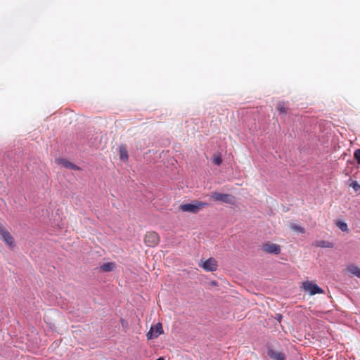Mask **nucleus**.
<instances>
[{"mask_svg": "<svg viewBox=\"0 0 360 360\" xmlns=\"http://www.w3.org/2000/svg\"><path fill=\"white\" fill-rule=\"evenodd\" d=\"M120 159L127 161L128 160V153L126 148L123 146L120 147Z\"/></svg>", "mask_w": 360, "mask_h": 360, "instance_id": "obj_14", "label": "nucleus"}, {"mask_svg": "<svg viewBox=\"0 0 360 360\" xmlns=\"http://www.w3.org/2000/svg\"><path fill=\"white\" fill-rule=\"evenodd\" d=\"M336 225L342 231H348L347 224L345 222L338 221Z\"/></svg>", "mask_w": 360, "mask_h": 360, "instance_id": "obj_17", "label": "nucleus"}, {"mask_svg": "<svg viewBox=\"0 0 360 360\" xmlns=\"http://www.w3.org/2000/svg\"><path fill=\"white\" fill-rule=\"evenodd\" d=\"M164 330L161 323H158L155 326H152L149 331L146 334L148 340H152L158 338L160 335L162 334Z\"/></svg>", "mask_w": 360, "mask_h": 360, "instance_id": "obj_6", "label": "nucleus"}, {"mask_svg": "<svg viewBox=\"0 0 360 360\" xmlns=\"http://www.w3.org/2000/svg\"><path fill=\"white\" fill-rule=\"evenodd\" d=\"M277 110L281 114V113H286L287 108L285 107V104L283 101H280L276 105Z\"/></svg>", "mask_w": 360, "mask_h": 360, "instance_id": "obj_15", "label": "nucleus"}, {"mask_svg": "<svg viewBox=\"0 0 360 360\" xmlns=\"http://www.w3.org/2000/svg\"><path fill=\"white\" fill-rule=\"evenodd\" d=\"M160 241L159 235L155 231L147 232L144 237V243L148 247L156 246Z\"/></svg>", "mask_w": 360, "mask_h": 360, "instance_id": "obj_3", "label": "nucleus"}, {"mask_svg": "<svg viewBox=\"0 0 360 360\" xmlns=\"http://www.w3.org/2000/svg\"><path fill=\"white\" fill-rule=\"evenodd\" d=\"M281 319H282V315L280 314H276V319L280 322L281 321Z\"/></svg>", "mask_w": 360, "mask_h": 360, "instance_id": "obj_21", "label": "nucleus"}, {"mask_svg": "<svg viewBox=\"0 0 360 360\" xmlns=\"http://www.w3.org/2000/svg\"><path fill=\"white\" fill-rule=\"evenodd\" d=\"M314 245L316 247L324 248H333V243L327 240H316Z\"/></svg>", "mask_w": 360, "mask_h": 360, "instance_id": "obj_11", "label": "nucleus"}, {"mask_svg": "<svg viewBox=\"0 0 360 360\" xmlns=\"http://www.w3.org/2000/svg\"><path fill=\"white\" fill-rule=\"evenodd\" d=\"M156 360H165V359H164V357H160V358H158V359H156Z\"/></svg>", "mask_w": 360, "mask_h": 360, "instance_id": "obj_22", "label": "nucleus"}, {"mask_svg": "<svg viewBox=\"0 0 360 360\" xmlns=\"http://www.w3.org/2000/svg\"><path fill=\"white\" fill-rule=\"evenodd\" d=\"M56 162L58 165H63L65 168L71 169L73 170H80L81 168L78 167L77 165L72 163L71 162L68 161V160H65L64 158H57L56 159Z\"/></svg>", "mask_w": 360, "mask_h": 360, "instance_id": "obj_9", "label": "nucleus"}, {"mask_svg": "<svg viewBox=\"0 0 360 360\" xmlns=\"http://www.w3.org/2000/svg\"><path fill=\"white\" fill-rule=\"evenodd\" d=\"M350 186L354 189V191L360 194V184H358L357 181H352L350 184Z\"/></svg>", "mask_w": 360, "mask_h": 360, "instance_id": "obj_18", "label": "nucleus"}, {"mask_svg": "<svg viewBox=\"0 0 360 360\" xmlns=\"http://www.w3.org/2000/svg\"><path fill=\"white\" fill-rule=\"evenodd\" d=\"M262 249L264 252L270 254L278 255L281 252L280 245L272 243H266L264 244Z\"/></svg>", "mask_w": 360, "mask_h": 360, "instance_id": "obj_8", "label": "nucleus"}, {"mask_svg": "<svg viewBox=\"0 0 360 360\" xmlns=\"http://www.w3.org/2000/svg\"><path fill=\"white\" fill-rule=\"evenodd\" d=\"M0 238L10 248L15 246V241L10 232L0 224Z\"/></svg>", "mask_w": 360, "mask_h": 360, "instance_id": "obj_2", "label": "nucleus"}, {"mask_svg": "<svg viewBox=\"0 0 360 360\" xmlns=\"http://www.w3.org/2000/svg\"><path fill=\"white\" fill-rule=\"evenodd\" d=\"M206 271H214L217 269V262L215 259L210 257L202 264H199Z\"/></svg>", "mask_w": 360, "mask_h": 360, "instance_id": "obj_7", "label": "nucleus"}, {"mask_svg": "<svg viewBox=\"0 0 360 360\" xmlns=\"http://www.w3.org/2000/svg\"><path fill=\"white\" fill-rule=\"evenodd\" d=\"M268 356L274 360H285V355L281 352H276L274 349H269L267 352Z\"/></svg>", "mask_w": 360, "mask_h": 360, "instance_id": "obj_10", "label": "nucleus"}, {"mask_svg": "<svg viewBox=\"0 0 360 360\" xmlns=\"http://www.w3.org/2000/svg\"><path fill=\"white\" fill-rule=\"evenodd\" d=\"M290 227L296 232L304 233H305V229L304 227H302L297 224H290Z\"/></svg>", "mask_w": 360, "mask_h": 360, "instance_id": "obj_16", "label": "nucleus"}, {"mask_svg": "<svg viewBox=\"0 0 360 360\" xmlns=\"http://www.w3.org/2000/svg\"><path fill=\"white\" fill-rule=\"evenodd\" d=\"M354 157L356 159L357 163L360 165V149H357L354 151Z\"/></svg>", "mask_w": 360, "mask_h": 360, "instance_id": "obj_20", "label": "nucleus"}, {"mask_svg": "<svg viewBox=\"0 0 360 360\" xmlns=\"http://www.w3.org/2000/svg\"><path fill=\"white\" fill-rule=\"evenodd\" d=\"M211 198L216 201L223 202L228 204H233L234 197L231 194H224L218 192L211 193Z\"/></svg>", "mask_w": 360, "mask_h": 360, "instance_id": "obj_5", "label": "nucleus"}, {"mask_svg": "<svg viewBox=\"0 0 360 360\" xmlns=\"http://www.w3.org/2000/svg\"><path fill=\"white\" fill-rule=\"evenodd\" d=\"M206 206H207V202L194 200L191 203H186L181 205L179 206V210L184 212L197 214L200 210H201Z\"/></svg>", "mask_w": 360, "mask_h": 360, "instance_id": "obj_1", "label": "nucleus"}, {"mask_svg": "<svg viewBox=\"0 0 360 360\" xmlns=\"http://www.w3.org/2000/svg\"><path fill=\"white\" fill-rule=\"evenodd\" d=\"M212 162L214 165H220L222 162V160L221 158V156L219 155H214L213 159H212Z\"/></svg>", "mask_w": 360, "mask_h": 360, "instance_id": "obj_19", "label": "nucleus"}, {"mask_svg": "<svg viewBox=\"0 0 360 360\" xmlns=\"http://www.w3.org/2000/svg\"><path fill=\"white\" fill-rule=\"evenodd\" d=\"M302 288L304 291L309 292L311 295L321 294L324 292L323 289H321L316 284L312 283L311 281H307L304 282L302 284Z\"/></svg>", "mask_w": 360, "mask_h": 360, "instance_id": "obj_4", "label": "nucleus"}, {"mask_svg": "<svg viewBox=\"0 0 360 360\" xmlns=\"http://www.w3.org/2000/svg\"><path fill=\"white\" fill-rule=\"evenodd\" d=\"M347 271L360 278V268L354 264H350L347 268Z\"/></svg>", "mask_w": 360, "mask_h": 360, "instance_id": "obj_12", "label": "nucleus"}, {"mask_svg": "<svg viewBox=\"0 0 360 360\" xmlns=\"http://www.w3.org/2000/svg\"><path fill=\"white\" fill-rule=\"evenodd\" d=\"M115 267V264L113 262H108L103 264L102 266H101V269L103 271L108 272L112 271Z\"/></svg>", "mask_w": 360, "mask_h": 360, "instance_id": "obj_13", "label": "nucleus"}]
</instances>
